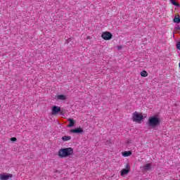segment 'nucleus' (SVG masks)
<instances>
[{
    "instance_id": "nucleus-1",
    "label": "nucleus",
    "mask_w": 180,
    "mask_h": 180,
    "mask_svg": "<svg viewBox=\"0 0 180 180\" xmlns=\"http://www.w3.org/2000/svg\"><path fill=\"white\" fill-rule=\"evenodd\" d=\"M147 124L149 127L155 129V127L161 124V120L157 116L150 117L147 122Z\"/></svg>"
},
{
    "instance_id": "nucleus-2",
    "label": "nucleus",
    "mask_w": 180,
    "mask_h": 180,
    "mask_svg": "<svg viewBox=\"0 0 180 180\" xmlns=\"http://www.w3.org/2000/svg\"><path fill=\"white\" fill-rule=\"evenodd\" d=\"M74 154V149L72 148H65L59 150L58 155L60 158H65V157H70Z\"/></svg>"
},
{
    "instance_id": "nucleus-3",
    "label": "nucleus",
    "mask_w": 180,
    "mask_h": 180,
    "mask_svg": "<svg viewBox=\"0 0 180 180\" xmlns=\"http://www.w3.org/2000/svg\"><path fill=\"white\" fill-rule=\"evenodd\" d=\"M144 119V117H143V115L135 112L133 113L132 116V120L133 122H136V123H141V120Z\"/></svg>"
},
{
    "instance_id": "nucleus-4",
    "label": "nucleus",
    "mask_w": 180,
    "mask_h": 180,
    "mask_svg": "<svg viewBox=\"0 0 180 180\" xmlns=\"http://www.w3.org/2000/svg\"><path fill=\"white\" fill-rule=\"evenodd\" d=\"M112 33L109 32H103V34H101V37L104 40H110V39H112Z\"/></svg>"
},
{
    "instance_id": "nucleus-5",
    "label": "nucleus",
    "mask_w": 180,
    "mask_h": 180,
    "mask_svg": "<svg viewBox=\"0 0 180 180\" xmlns=\"http://www.w3.org/2000/svg\"><path fill=\"white\" fill-rule=\"evenodd\" d=\"M70 133H74L75 134H82L84 133V129L78 127L70 130Z\"/></svg>"
},
{
    "instance_id": "nucleus-6",
    "label": "nucleus",
    "mask_w": 180,
    "mask_h": 180,
    "mask_svg": "<svg viewBox=\"0 0 180 180\" xmlns=\"http://www.w3.org/2000/svg\"><path fill=\"white\" fill-rule=\"evenodd\" d=\"M10 178H12V174H0V180H8Z\"/></svg>"
},
{
    "instance_id": "nucleus-7",
    "label": "nucleus",
    "mask_w": 180,
    "mask_h": 180,
    "mask_svg": "<svg viewBox=\"0 0 180 180\" xmlns=\"http://www.w3.org/2000/svg\"><path fill=\"white\" fill-rule=\"evenodd\" d=\"M61 112V108L54 105L52 108V115H57V113H60Z\"/></svg>"
},
{
    "instance_id": "nucleus-8",
    "label": "nucleus",
    "mask_w": 180,
    "mask_h": 180,
    "mask_svg": "<svg viewBox=\"0 0 180 180\" xmlns=\"http://www.w3.org/2000/svg\"><path fill=\"white\" fill-rule=\"evenodd\" d=\"M130 172V169H129V165H127V169H122L121 171V176H124V175H127Z\"/></svg>"
},
{
    "instance_id": "nucleus-9",
    "label": "nucleus",
    "mask_w": 180,
    "mask_h": 180,
    "mask_svg": "<svg viewBox=\"0 0 180 180\" xmlns=\"http://www.w3.org/2000/svg\"><path fill=\"white\" fill-rule=\"evenodd\" d=\"M69 124L68 125V127H72L75 124V120L69 118L68 119Z\"/></svg>"
},
{
    "instance_id": "nucleus-10",
    "label": "nucleus",
    "mask_w": 180,
    "mask_h": 180,
    "mask_svg": "<svg viewBox=\"0 0 180 180\" xmlns=\"http://www.w3.org/2000/svg\"><path fill=\"white\" fill-rule=\"evenodd\" d=\"M151 169V164L148 163L143 166V171H148Z\"/></svg>"
},
{
    "instance_id": "nucleus-11",
    "label": "nucleus",
    "mask_w": 180,
    "mask_h": 180,
    "mask_svg": "<svg viewBox=\"0 0 180 180\" xmlns=\"http://www.w3.org/2000/svg\"><path fill=\"white\" fill-rule=\"evenodd\" d=\"M122 155L123 157H130V155H131V150L124 151L122 153Z\"/></svg>"
},
{
    "instance_id": "nucleus-12",
    "label": "nucleus",
    "mask_w": 180,
    "mask_h": 180,
    "mask_svg": "<svg viewBox=\"0 0 180 180\" xmlns=\"http://www.w3.org/2000/svg\"><path fill=\"white\" fill-rule=\"evenodd\" d=\"M174 23H180V18L179 15H176L174 19Z\"/></svg>"
},
{
    "instance_id": "nucleus-13",
    "label": "nucleus",
    "mask_w": 180,
    "mask_h": 180,
    "mask_svg": "<svg viewBox=\"0 0 180 180\" xmlns=\"http://www.w3.org/2000/svg\"><path fill=\"white\" fill-rule=\"evenodd\" d=\"M58 99L60 101H65V99H67V97L65 95H59L58 96Z\"/></svg>"
},
{
    "instance_id": "nucleus-14",
    "label": "nucleus",
    "mask_w": 180,
    "mask_h": 180,
    "mask_svg": "<svg viewBox=\"0 0 180 180\" xmlns=\"http://www.w3.org/2000/svg\"><path fill=\"white\" fill-rule=\"evenodd\" d=\"M141 75L143 77H148V73L146 70L141 72Z\"/></svg>"
},
{
    "instance_id": "nucleus-15",
    "label": "nucleus",
    "mask_w": 180,
    "mask_h": 180,
    "mask_svg": "<svg viewBox=\"0 0 180 180\" xmlns=\"http://www.w3.org/2000/svg\"><path fill=\"white\" fill-rule=\"evenodd\" d=\"M62 140L63 141H68V140H71V136H63Z\"/></svg>"
},
{
    "instance_id": "nucleus-16",
    "label": "nucleus",
    "mask_w": 180,
    "mask_h": 180,
    "mask_svg": "<svg viewBox=\"0 0 180 180\" xmlns=\"http://www.w3.org/2000/svg\"><path fill=\"white\" fill-rule=\"evenodd\" d=\"M170 1L172 2V5H174V6H177V7L180 6L179 4L176 3L175 0H170Z\"/></svg>"
},
{
    "instance_id": "nucleus-17",
    "label": "nucleus",
    "mask_w": 180,
    "mask_h": 180,
    "mask_svg": "<svg viewBox=\"0 0 180 180\" xmlns=\"http://www.w3.org/2000/svg\"><path fill=\"white\" fill-rule=\"evenodd\" d=\"M16 140H18V139H16V137H12V138H11V141H16Z\"/></svg>"
},
{
    "instance_id": "nucleus-18",
    "label": "nucleus",
    "mask_w": 180,
    "mask_h": 180,
    "mask_svg": "<svg viewBox=\"0 0 180 180\" xmlns=\"http://www.w3.org/2000/svg\"><path fill=\"white\" fill-rule=\"evenodd\" d=\"M117 49H118V50H122V49H123V46H117Z\"/></svg>"
},
{
    "instance_id": "nucleus-19",
    "label": "nucleus",
    "mask_w": 180,
    "mask_h": 180,
    "mask_svg": "<svg viewBox=\"0 0 180 180\" xmlns=\"http://www.w3.org/2000/svg\"><path fill=\"white\" fill-rule=\"evenodd\" d=\"M176 29L177 30H180V25H177V27H176Z\"/></svg>"
}]
</instances>
